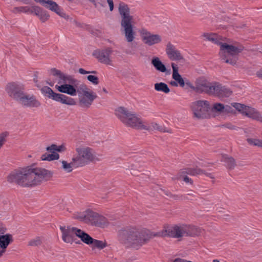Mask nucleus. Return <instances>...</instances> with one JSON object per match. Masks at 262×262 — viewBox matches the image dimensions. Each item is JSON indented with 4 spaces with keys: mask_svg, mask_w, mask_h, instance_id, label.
<instances>
[{
    "mask_svg": "<svg viewBox=\"0 0 262 262\" xmlns=\"http://www.w3.org/2000/svg\"><path fill=\"white\" fill-rule=\"evenodd\" d=\"M51 171L32 165L15 169L7 177L10 183H15L21 186L30 187L40 185L52 177Z\"/></svg>",
    "mask_w": 262,
    "mask_h": 262,
    "instance_id": "obj_1",
    "label": "nucleus"
},
{
    "mask_svg": "<svg viewBox=\"0 0 262 262\" xmlns=\"http://www.w3.org/2000/svg\"><path fill=\"white\" fill-rule=\"evenodd\" d=\"M157 236L149 230H140L134 227H129L119 231V241L126 247L138 249L146 244L153 237Z\"/></svg>",
    "mask_w": 262,
    "mask_h": 262,
    "instance_id": "obj_2",
    "label": "nucleus"
},
{
    "mask_svg": "<svg viewBox=\"0 0 262 262\" xmlns=\"http://www.w3.org/2000/svg\"><path fill=\"white\" fill-rule=\"evenodd\" d=\"M203 36L212 42L220 46L219 56L221 60L226 63L235 66L238 60V54L243 50L242 48L228 44L224 39L216 34L204 33Z\"/></svg>",
    "mask_w": 262,
    "mask_h": 262,
    "instance_id": "obj_3",
    "label": "nucleus"
},
{
    "mask_svg": "<svg viewBox=\"0 0 262 262\" xmlns=\"http://www.w3.org/2000/svg\"><path fill=\"white\" fill-rule=\"evenodd\" d=\"M118 12L120 16V30L127 42H132L136 38V32L134 30V18L130 14L127 5L120 3L118 6Z\"/></svg>",
    "mask_w": 262,
    "mask_h": 262,
    "instance_id": "obj_4",
    "label": "nucleus"
},
{
    "mask_svg": "<svg viewBox=\"0 0 262 262\" xmlns=\"http://www.w3.org/2000/svg\"><path fill=\"white\" fill-rule=\"evenodd\" d=\"M53 75L57 77L58 84L55 88L60 93H66L71 96H76L78 93V88L81 86V83H76L77 80L72 76L62 73L56 69L51 70Z\"/></svg>",
    "mask_w": 262,
    "mask_h": 262,
    "instance_id": "obj_5",
    "label": "nucleus"
},
{
    "mask_svg": "<svg viewBox=\"0 0 262 262\" xmlns=\"http://www.w3.org/2000/svg\"><path fill=\"white\" fill-rule=\"evenodd\" d=\"M115 115L119 120L127 127L147 129L149 127L142 118L136 113L129 111L124 107H119L115 110Z\"/></svg>",
    "mask_w": 262,
    "mask_h": 262,
    "instance_id": "obj_6",
    "label": "nucleus"
},
{
    "mask_svg": "<svg viewBox=\"0 0 262 262\" xmlns=\"http://www.w3.org/2000/svg\"><path fill=\"white\" fill-rule=\"evenodd\" d=\"M194 226L188 225H175L167 229L157 233V236H168L171 237L179 238L185 236H191L194 233Z\"/></svg>",
    "mask_w": 262,
    "mask_h": 262,
    "instance_id": "obj_7",
    "label": "nucleus"
},
{
    "mask_svg": "<svg viewBox=\"0 0 262 262\" xmlns=\"http://www.w3.org/2000/svg\"><path fill=\"white\" fill-rule=\"evenodd\" d=\"M76 155L73 157L79 167H82L96 159L94 150L85 145L77 144L75 147Z\"/></svg>",
    "mask_w": 262,
    "mask_h": 262,
    "instance_id": "obj_8",
    "label": "nucleus"
},
{
    "mask_svg": "<svg viewBox=\"0 0 262 262\" xmlns=\"http://www.w3.org/2000/svg\"><path fill=\"white\" fill-rule=\"evenodd\" d=\"M78 104L82 108H89L97 98L96 94L91 90L84 83H81L78 88Z\"/></svg>",
    "mask_w": 262,
    "mask_h": 262,
    "instance_id": "obj_9",
    "label": "nucleus"
},
{
    "mask_svg": "<svg viewBox=\"0 0 262 262\" xmlns=\"http://www.w3.org/2000/svg\"><path fill=\"white\" fill-rule=\"evenodd\" d=\"M232 106L243 115L262 123V115L255 108L239 103H232Z\"/></svg>",
    "mask_w": 262,
    "mask_h": 262,
    "instance_id": "obj_10",
    "label": "nucleus"
},
{
    "mask_svg": "<svg viewBox=\"0 0 262 262\" xmlns=\"http://www.w3.org/2000/svg\"><path fill=\"white\" fill-rule=\"evenodd\" d=\"M42 91L49 98L56 101L69 105H74L76 104L74 99L62 94L56 93L48 86L43 88Z\"/></svg>",
    "mask_w": 262,
    "mask_h": 262,
    "instance_id": "obj_11",
    "label": "nucleus"
},
{
    "mask_svg": "<svg viewBox=\"0 0 262 262\" xmlns=\"http://www.w3.org/2000/svg\"><path fill=\"white\" fill-rule=\"evenodd\" d=\"M60 229L62 232V239L65 243L70 244L74 242L76 244L80 243V241L76 238V237H78L77 230H79V229L70 226L67 227L60 226Z\"/></svg>",
    "mask_w": 262,
    "mask_h": 262,
    "instance_id": "obj_12",
    "label": "nucleus"
},
{
    "mask_svg": "<svg viewBox=\"0 0 262 262\" xmlns=\"http://www.w3.org/2000/svg\"><path fill=\"white\" fill-rule=\"evenodd\" d=\"M113 52L112 49L108 47L97 50L94 52L93 54L100 62L107 65H112Z\"/></svg>",
    "mask_w": 262,
    "mask_h": 262,
    "instance_id": "obj_13",
    "label": "nucleus"
},
{
    "mask_svg": "<svg viewBox=\"0 0 262 262\" xmlns=\"http://www.w3.org/2000/svg\"><path fill=\"white\" fill-rule=\"evenodd\" d=\"M139 32L142 40L147 46H151L158 44L162 41V38L160 35L151 33L145 29H141Z\"/></svg>",
    "mask_w": 262,
    "mask_h": 262,
    "instance_id": "obj_14",
    "label": "nucleus"
},
{
    "mask_svg": "<svg viewBox=\"0 0 262 262\" xmlns=\"http://www.w3.org/2000/svg\"><path fill=\"white\" fill-rule=\"evenodd\" d=\"M6 91L10 97L17 101L24 94V86L21 83L11 82L7 85Z\"/></svg>",
    "mask_w": 262,
    "mask_h": 262,
    "instance_id": "obj_15",
    "label": "nucleus"
},
{
    "mask_svg": "<svg viewBox=\"0 0 262 262\" xmlns=\"http://www.w3.org/2000/svg\"><path fill=\"white\" fill-rule=\"evenodd\" d=\"M166 53L168 58L172 61H183V55L173 45L167 43L166 47Z\"/></svg>",
    "mask_w": 262,
    "mask_h": 262,
    "instance_id": "obj_16",
    "label": "nucleus"
},
{
    "mask_svg": "<svg viewBox=\"0 0 262 262\" xmlns=\"http://www.w3.org/2000/svg\"><path fill=\"white\" fill-rule=\"evenodd\" d=\"M97 213L90 210L74 214V218L86 224L94 225Z\"/></svg>",
    "mask_w": 262,
    "mask_h": 262,
    "instance_id": "obj_17",
    "label": "nucleus"
},
{
    "mask_svg": "<svg viewBox=\"0 0 262 262\" xmlns=\"http://www.w3.org/2000/svg\"><path fill=\"white\" fill-rule=\"evenodd\" d=\"M22 105L29 107H38L40 103L33 95L24 93L17 101Z\"/></svg>",
    "mask_w": 262,
    "mask_h": 262,
    "instance_id": "obj_18",
    "label": "nucleus"
},
{
    "mask_svg": "<svg viewBox=\"0 0 262 262\" xmlns=\"http://www.w3.org/2000/svg\"><path fill=\"white\" fill-rule=\"evenodd\" d=\"M210 104L207 100L198 101V118H207L209 117Z\"/></svg>",
    "mask_w": 262,
    "mask_h": 262,
    "instance_id": "obj_19",
    "label": "nucleus"
},
{
    "mask_svg": "<svg viewBox=\"0 0 262 262\" xmlns=\"http://www.w3.org/2000/svg\"><path fill=\"white\" fill-rule=\"evenodd\" d=\"M31 14H34L37 16L42 23L48 20L50 17V15L47 11L37 6H32Z\"/></svg>",
    "mask_w": 262,
    "mask_h": 262,
    "instance_id": "obj_20",
    "label": "nucleus"
},
{
    "mask_svg": "<svg viewBox=\"0 0 262 262\" xmlns=\"http://www.w3.org/2000/svg\"><path fill=\"white\" fill-rule=\"evenodd\" d=\"M210 83L211 82L206 77H199L198 79V93H205L207 94Z\"/></svg>",
    "mask_w": 262,
    "mask_h": 262,
    "instance_id": "obj_21",
    "label": "nucleus"
},
{
    "mask_svg": "<svg viewBox=\"0 0 262 262\" xmlns=\"http://www.w3.org/2000/svg\"><path fill=\"white\" fill-rule=\"evenodd\" d=\"M171 67L172 69V78L176 81L181 87H184L185 80L179 73V68L178 66L174 63H171Z\"/></svg>",
    "mask_w": 262,
    "mask_h": 262,
    "instance_id": "obj_22",
    "label": "nucleus"
},
{
    "mask_svg": "<svg viewBox=\"0 0 262 262\" xmlns=\"http://www.w3.org/2000/svg\"><path fill=\"white\" fill-rule=\"evenodd\" d=\"M74 159L73 157L71 161L68 163L67 161L62 160L61 161V168L66 172H71L73 168L79 167V166L76 164V162L74 161Z\"/></svg>",
    "mask_w": 262,
    "mask_h": 262,
    "instance_id": "obj_23",
    "label": "nucleus"
},
{
    "mask_svg": "<svg viewBox=\"0 0 262 262\" xmlns=\"http://www.w3.org/2000/svg\"><path fill=\"white\" fill-rule=\"evenodd\" d=\"M13 241L12 235L9 234L0 235V249L1 250H5L9 245V244Z\"/></svg>",
    "mask_w": 262,
    "mask_h": 262,
    "instance_id": "obj_24",
    "label": "nucleus"
},
{
    "mask_svg": "<svg viewBox=\"0 0 262 262\" xmlns=\"http://www.w3.org/2000/svg\"><path fill=\"white\" fill-rule=\"evenodd\" d=\"M220 89H221V84L220 83L218 82H211L207 94L219 97L220 96Z\"/></svg>",
    "mask_w": 262,
    "mask_h": 262,
    "instance_id": "obj_25",
    "label": "nucleus"
},
{
    "mask_svg": "<svg viewBox=\"0 0 262 262\" xmlns=\"http://www.w3.org/2000/svg\"><path fill=\"white\" fill-rule=\"evenodd\" d=\"M151 64L158 71L164 73L166 72V68L164 64L158 57H154L151 61Z\"/></svg>",
    "mask_w": 262,
    "mask_h": 262,
    "instance_id": "obj_26",
    "label": "nucleus"
},
{
    "mask_svg": "<svg viewBox=\"0 0 262 262\" xmlns=\"http://www.w3.org/2000/svg\"><path fill=\"white\" fill-rule=\"evenodd\" d=\"M78 237L81 239V241L87 245H91L92 244L93 238L91 237L88 234L83 231L79 229L77 230Z\"/></svg>",
    "mask_w": 262,
    "mask_h": 262,
    "instance_id": "obj_27",
    "label": "nucleus"
},
{
    "mask_svg": "<svg viewBox=\"0 0 262 262\" xmlns=\"http://www.w3.org/2000/svg\"><path fill=\"white\" fill-rule=\"evenodd\" d=\"M223 161L226 163V167L229 169H233L237 165L235 160L233 157L227 155L223 156Z\"/></svg>",
    "mask_w": 262,
    "mask_h": 262,
    "instance_id": "obj_28",
    "label": "nucleus"
},
{
    "mask_svg": "<svg viewBox=\"0 0 262 262\" xmlns=\"http://www.w3.org/2000/svg\"><path fill=\"white\" fill-rule=\"evenodd\" d=\"M186 173L194 175L195 173V170L191 171V170H189L188 172H187L185 170H184L179 173L178 179H179L180 180L183 181L185 182L186 183H190L191 184L192 183L191 179L189 178L188 176H185V174Z\"/></svg>",
    "mask_w": 262,
    "mask_h": 262,
    "instance_id": "obj_29",
    "label": "nucleus"
},
{
    "mask_svg": "<svg viewBox=\"0 0 262 262\" xmlns=\"http://www.w3.org/2000/svg\"><path fill=\"white\" fill-rule=\"evenodd\" d=\"M107 223V220L105 217L97 213L94 225L103 227L106 225Z\"/></svg>",
    "mask_w": 262,
    "mask_h": 262,
    "instance_id": "obj_30",
    "label": "nucleus"
},
{
    "mask_svg": "<svg viewBox=\"0 0 262 262\" xmlns=\"http://www.w3.org/2000/svg\"><path fill=\"white\" fill-rule=\"evenodd\" d=\"M32 6L31 7L29 6H20V7H14L12 12L14 13H31Z\"/></svg>",
    "mask_w": 262,
    "mask_h": 262,
    "instance_id": "obj_31",
    "label": "nucleus"
},
{
    "mask_svg": "<svg viewBox=\"0 0 262 262\" xmlns=\"http://www.w3.org/2000/svg\"><path fill=\"white\" fill-rule=\"evenodd\" d=\"M154 86L155 90L158 92H162L165 94H167L170 92L168 86L164 82L156 83Z\"/></svg>",
    "mask_w": 262,
    "mask_h": 262,
    "instance_id": "obj_32",
    "label": "nucleus"
},
{
    "mask_svg": "<svg viewBox=\"0 0 262 262\" xmlns=\"http://www.w3.org/2000/svg\"><path fill=\"white\" fill-rule=\"evenodd\" d=\"M59 158V155L56 152H53V153L51 154H47L45 153L43 154L41 157V159L43 161H52L54 160L58 159Z\"/></svg>",
    "mask_w": 262,
    "mask_h": 262,
    "instance_id": "obj_33",
    "label": "nucleus"
},
{
    "mask_svg": "<svg viewBox=\"0 0 262 262\" xmlns=\"http://www.w3.org/2000/svg\"><path fill=\"white\" fill-rule=\"evenodd\" d=\"M246 141L250 146H256L262 148V139L258 138H247Z\"/></svg>",
    "mask_w": 262,
    "mask_h": 262,
    "instance_id": "obj_34",
    "label": "nucleus"
},
{
    "mask_svg": "<svg viewBox=\"0 0 262 262\" xmlns=\"http://www.w3.org/2000/svg\"><path fill=\"white\" fill-rule=\"evenodd\" d=\"M205 165L203 164L202 162L199 163V167H198V175H205L211 179H214L215 177L213 175L212 173L207 171L206 170L203 169L202 168Z\"/></svg>",
    "mask_w": 262,
    "mask_h": 262,
    "instance_id": "obj_35",
    "label": "nucleus"
},
{
    "mask_svg": "<svg viewBox=\"0 0 262 262\" xmlns=\"http://www.w3.org/2000/svg\"><path fill=\"white\" fill-rule=\"evenodd\" d=\"M225 105L220 103H216L213 104L212 108L213 112H217L220 114H224Z\"/></svg>",
    "mask_w": 262,
    "mask_h": 262,
    "instance_id": "obj_36",
    "label": "nucleus"
},
{
    "mask_svg": "<svg viewBox=\"0 0 262 262\" xmlns=\"http://www.w3.org/2000/svg\"><path fill=\"white\" fill-rule=\"evenodd\" d=\"M92 244L93 245L94 247L99 249H102L107 246L106 243L105 241H99L94 238Z\"/></svg>",
    "mask_w": 262,
    "mask_h": 262,
    "instance_id": "obj_37",
    "label": "nucleus"
},
{
    "mask_svg": "<svg viewBox=\"0 0 262 262\" xmlns=\"http://www.w3.org/2000/svg\"><path fill=\"white\" fill-rule=\"evenodd\" d=\"M231 94V91L221 85V89H220V96H219V97H229Z\"/></svg>",
    "mask_w": 262,
    "mask_h": 262,
    "instance_id": "obj_38",
    "label": "nucleus"
},
{
    "mask_svg": "<svg viewBox=\"0 0 262 262\" xmlns=\"http://www.w3.org/2000/svg\"><path fill=\"white\" fill-rule=\"evenodd\" d=\"M42 241L40 237H36L35 238L30 240L28 245L30 246H38L41 244Z\"/></svg>",
    "mask_w": 262,
    "mask_h": 262,
    "instance_id": "obj_39",
    "label": "nucleus"
},
{
    "mask_svg": "<svg viewBox=\"0 0 262 262\" xmlns=\"http://www.w3.org/2000/svg\"><path fill=\"white\" fill-rule=\"evenodd\" d=\"M87 79L90 82L95 85L98 84L99 82V78L96 76L90 75L87 76Z\"/></svg>",
    "mask_w": 262,
    "mask_h": 262,
    "instance_id": "obj_40",
    "label": "nucleus"
},
{
    "mask_svg": "<svg viewBox=\"0 0 262 262\" xmlns=\"http://www.w3.org/2000/svg\"><path fill=\"white\" fill-rule=\"evenodd\" d=\"M145 124L147 125V126L149 127L148 129L147 130H150V129H156L159 130H161L162 127L159 126L157 123L155 122H152L150 124H147L145 123Z\"/></svg>",
    "mask_w": 262,
    "mask_h": 262,
    "instance_id": "obj_41",
    "label": "nucleus"
},
{
    "mask_svg": "<svg viewBox=\"0 0 262 262\" xmlns=\"http://www.w3.org/2000/svg\"><path fill=\"white\" fill-rule=\"evenodd\" d=\"M233 107L231 105H225L224 108V114H235V112L233 108Z\"/></svg>",
    "mask_w": 262,
    "mask_h": 262,
    "instance_id": "obj_42",
    "label": "nucleus"
},
{
    "mask_svg": "<svg viewBox=\"0 0 262 262\" xmlns=\"http://www.w3.org/2000/svg\"><path fill=\"white\" fill-rule=\"evenodd\" d=\"M71 21L72 22L74 25H75L76 26H77L78 27L83 28H84L86 29H88L89 28H90V26L85 25V24H81V23L77 22L75 20L72 19V21Z\"/></svg>",
    "mask_w": 262,
    "mask_h": 262,
    "instance_id": "obj_43",
    "label": "nucleus"
},
{
    "mask_svg": "<svg viewBox=\"0 0 262 262\" xmlns=\"http://www.w3.org/2000/svg\"><path fill=\"white\" fill-rule=\"evenodd\" d=\"M184 83L185 85L184 88L185 89L188 90L189 88H190L193 90H195V88L188 80H185L184 81Z\"/></svg>",
    "mask_w": 262,
    "mask_h": 262,
    "instance_id": "obj_44",
    "label": "nucleus"
},
{
    "mask_svg": "<svg viewBox=\"0 0 262 262\" xmlns=\"http://www.w3.org/2000/svg\"><path fill=\"white\" fill-rule=\"evenodd\" d=\"M136 46L134 43L131 45V49L125 51V53L128 55H135V48Z\"/></svg>",
    "mask_w": 262,
    "mask_h": 262,
    "instance_id": "obj_45",
    "label": "nucleus"
},
{
    "mask_svg": "<svg viewBox=\"0 0 262 262\" xmlns=\"http://www.w3.org/2000/svg\"><path fill=\"white\" fill-rule=\"evenodd\" d=\"M191 109L193 112L194 117H196V102H193L190 104Z\"/></svg>",
    "mask_w": 262,
    "mask_h": 262,
    "instance_id": "obj_46",
    "label": "nucleus"
},
{
    "mask_svg": "<svg viewBox=\"0 0 262 262\" xmlns=\"http://www.w3.org/2000/svg\"><path fill=\"white\" fill-rule=\"evenodd\" d=\"M223 126L224 127H226V128H229V129H232V130H235L236 129V127L235 125H234L233 124H232L231 123H226L225 124L223 125Z\"/></svg>",
    "mask_w": 262,
    "mask_h": 262,
    "instance_id": "obj_47",
    "label": "nucleus"
},
{
    "mask_svg": "<svg viewBox=\"0 0 262 262\" xmlns=\"http://www.w3.org/2000/svg\"><path fill=\"white\" fill-rule=\"evenodd\" d=\"M78 72H79V73H80L81 74H83V75L86 74H89V73H96V72L95 71H87L84 70L82 68L79 69Z\"/></svg>",
    "mask_w": 262,
    "mask_h": 262,
    "instance_id": "obj_48",
    "label": "nucleus"
},
{
    "mask_svg": "<svg viewBox=\"0 0 262 262\" xmlns=\"http://www.w3.org/2000/svg\"><path fill=\"white\" fill-rule=\"evenodd\" d=\"M47 150L51 152V153H53V152H55L56 149V145L55 144H52L50 146H48L46 148Z\"/></svg>",
    "mask_w": 262,
    "mask_h": 262,
    "instance_id": "obj_49",
    "label": "nucleus"
},
{
    "mask_svg": "<svg viewBox=\"0 0 262 262\" xmlns=\"http://www.w3.org/2000/svg\"><path fill=\"white\" fill-rule=\"evenodd\" d=\"M107 2L109 6L110 11H113L114 10V2L113 0H107Z\"/></svg>",
    "mask_w": 262,
    "mask_h": 262,
    "instance_id": "obj_50",
    "label": "nucleus"
},
{
    "mask_svg": "<svg viewBox=\"0 0 262 262\" xmlns=\"http://www.w3.org/2000/svg\"><path fill=\"white\" fill-rule=\"evenodd\" d=\"M206 234L205 231L202 228L198 229V236H205Z\"/></svg>",
    "mask_w": 262,
    "mask_h": 262,
    "instance_id": "obj_51",
    "label": "nucleus"
},
{
    "mask_svg": "<svg viewBox=\"0 0 262 262\" xmlns=\"http://www.w3.org/2000/svg\"><path fill=\"white\" fill-rule=\"evenodd\" d=\"M90 3H92L96 9H98V3L96 0H88Z\"/></svg>",
    "mask_w": 262,
    "mask_h": 262,
    "instance_id": "obj_52",
    "label": "nucleus"
},
{
    "mask_svg": "<svg viewBox=\"0 0 262 262\" xmlns=\"http://www.w3.org/2000/svg\"><path fill=\"white\" fill-rule=\"evenodd\" d=\"M33 81L35 83H36V85L37 86H39V85L37 83V82H38V80H37V75L36 74L34 75V77L33 78Z\"/></svg>",
    "mask_w": 262,
    "mask_h": 262,
    "instance_id": "obj_53",
    "label": "nucleus"
},
{
    "mask_svg": "<svg viewBox=\"0 0 262 262\" xmlns=\"http://www.w3.org/2000/svg\"><path fill=\"white\" fill-rule=\"evenodd\" d=\"M256 75L258 77L262 78V70L258 71Z\"/></svg>",
    "mask_w": 262,
    "mask_h": 262,
    "instance_id": "obj_54",
    "label": "nucleus"
},
{
    "mask_svg": "<svg viewBox=\"0 0 262 262\" xmlns=\"http://www.w3.org/2000/svg\"><path fill=\"white\" fill-rule=\"evenodd\" d=\"M170 84L172 86H177L178 85V83L176 82V81H173L170 82Z\"/></svg>",
    "mask_w": 262,
    "mask_h": 262,
    "instance_id": "obj_55",
    "label": "nucleus"
},
{
    "mask_svg": "<svg viewBox=\"0 0 262 262\" xmlns=\"http://www.w3.org/2000/svg\"><path fill=\"white\" fill-rule=\"evenodd\" d=\"M61 150H62V147H61V146L57 147V146H56V151H61Z\"/></svg>",
    "mask_w": 262,
    "mask_h": 262,
    "instance_id": "obj_56",
    "label": "nucleus"
},
{
    "mask_svg": "<svg viewBox=\"0 0 262 262\" xmlns=\"http://www.w3.org/2000/svg\"><path fill=\"white\" fill-rule=\"evenodd\" d=\"M97 3H98V8H99V6H101L102 7H104V5L102 3H100V2H97ZM97 9L99 10V9Z\"/></svg>",
    "mask_w": 262,
    "mask_h": 262,
    "instance_id": "obj_57",
    "label": "nucleus"
},
{
    "mask_svg": "<svg viewBox=\"0 0 262 262\" xmlns=\"http://www.w3.org/2000/svg\"><path fill=\"white\" fill-rule=\"evenodd\" d=\"M5 252V250H1V249H0V257L2 256L3 254V253Z\"/></svg>",
    "mask_w": 262,
    "mask_h": 262,
    "instance_id": "obj_58",
    "label": "nucleus"
},
{
    "mask_svg": "<svg viewBox=\"0 0 262 262\" xmlns=\"http://www.w3.org/2000/svg\"><path fill=\"white\" fill-rule=\"evenodd\" d=\"M245 26H246V24H244L242 26H239V25L237 26V28H244Z\"/></svg>",
    "mask_w": 262,
    "mask_h": 262,
    "instance_id": "obj_59",
    "label": "nucleus"
},
{
    "mask_svg": "<svg viewBox=\"0 0 262 262\" xmlns=\"http://www.w3.org/2000/svg\"><path fill=\"white\" fill-rule=\"evenodd\" d=\"M213 262H220V261L217 259H214L213 260Z\"/></svg>",
    "mask_w": 262,
    "mask_h": 262,
    "instance_id": "obj_60",
    "label": "nucleus"
},
{
    "mask_svg": "<svg viewBox=\"0 0 262 262\" xmlns=\"http://www.w3.org/2000/svg\"><path fill=\"white\" fill-rule=\"evenodd\" d=\"M103 91H104V92H105V93H106V92H106V90H105V89H103Z\"/></svg>",
    "mask_w": 262,
    "mask_h": 262,
    "instance_id": "obj_61",
    "label": "nucleus"
},
{
    "mask_svg": "<svg viewBox=\"0 0 262 262\" xmlns=\"http://www.w3.org/2000/svg\"><path fill=\"white\" fill-rule=\"evenodd\" d=\"M69 2H72L73 0H68Z\"/></svg>",
    "mask_w": 262,
    "mask_h": 262,
    "instance_id": "obj_62",
    "label": "nucleus"
},
{
    "mask_svg": "<svg viewBox=\"0 0 262 262\" xmlns=\"http://www.w3.org/2000/svg\"><path fill=\"white\" fill-rule=\"evenodd\" d=\"M191 194V192H189V193H188L187 195H190Z\"/></svg>",
    "mask_w": 262,
    "mask_h": 262,
    "instance_id": "obj_63",
    "label": "nucleus"
},
{
    "mask_svg": "<svg viewBox=\"0 0 262 262\" xmlns=\"http://www.w3.org/2000/svg\"><path fill=\"white\" fill-rule=\"evenodd\" d=\"M191 194V192H189V193H188L187 195H190Z\"/></svg>",
    "mask_w": 262,
    "mask_h": 262,
    "instance_id": "obj_64",
    "label": "nucleus"
}]
</instances>
